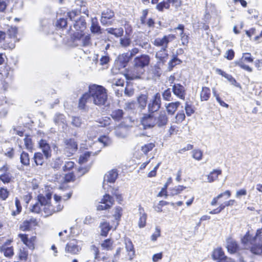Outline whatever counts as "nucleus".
I'll return each instance as SVG.
<instances>
[{
	"instance_id": "1",
	"label": "nucleus",
	"mask_w": 262,
	"mask_h": 262,
	"mask_svg": "<svg viewBox=\"0 0 262 262\" xmlns=\"http://www.w3.org/2000/svg\"><path fill=\"white\" fill-rule=\"evenodd\" d=\"M150 61V57L147 55H142L136 57L134 60V67L128 76V79L134 80L139 79L144 72V68L147 66Z\"/></svg>"
},
{
	"instance_id": "2",
	"label": "nucleus",
	"mask_w": 262,
	"mask_h": 262,
	"mask_svg": "<svg viewBox=\"0 0 262 262\" xmlns=\"http://www.w3.org/2000/svg\"><path fill=\"white\" fill-rule=\"evenodd\" d=\"M93 103L98 106L105 105L107 95L106 90L102 86L93 84L89 87Z\"/></svg>"
},
{
	"instance_id": "3",
	"label": "nucleus",
	"mask_w": 262,
	"mask_h": 262,
	"mask_svg": "<svg viewBox=\"0 0 262 262\" xmlns=\"http://www.w3.org/2000/svg\"><path fill=\"white\" fill-rule=\"evenodd\" d=\"M261 230V229L257 230L255 236L252 239H251L249 233H247L242 239L243 244L246 246H249V244L252 245L253 242H257L258 240L261 242V244H259L251 248L252 252L255 254H262V235L260 234Z\"/></svg>"
},
{
	"instance_id": "4",
	"label": "nucleus",
	"mask_w": 262,
	"mask_h": 262,
	"mask_svg": "<svg viewBox=\"0 0 262 262\" xmlns=\"http://www.w3.org/2000/svg\"><path fill=\"white\" fill-rule=\"evenodd\" d=\"M176 36L173 34L164 35L162 37H157L152 41L153 45L160 49H167L168 43L173 40Z\"/></svg>"
},
{
	"instance_id": "5",
	"label": "nucleus",
	"mask_w": 262,
	"mask_h": 262,
	"mask_svg": "<svg viewBox=\"0 0 262 262\" xmlns=\"http://www.w3.org/2000/svg\"><path fill=\"white\" fill-rule=\"evenodd\" d=\"M64 152L68 156H72L77 150V143L73 139H65L63 140Z\"/></svg>"
},
{
	"instance_id": "6",
	"label": "nucleus",
	"mask_w": 262,
	"mask_h": 262,
	"mask_svg": "<svg viewBox=\"0 0 262 262\" xmlns=\"http://www.w3.org/2000/svg\"><path fill=\"white\" fill-rule=\"evenodd\" d=\"M161 106V95L159 93H157L152 97L148 104V112L150 113H155L159 111Z\"/></svg>"
},
{
	"instance_id": "7",
	"label": "nucleus",
	"mask_w": 262,
	"mask_h": 262,
	"mask_svg": "<svg viewBox=\"0 0 262 262\" xmlns=\"http://www.w3.org/2000/svg\"><path fill=\"white\" fill-rule=\"evenodd\" d=\"M253 58L252 57L251 54L244 53L243 54L242 58L238 61H236L235 63L242 69L251 73L253 71L252 68L246 64L245 62H253Z\"/></svg>"
},
{
	"instance_id": "8",
	"label": "nucleus",
	"mask_w": 262,
	"mask_h": 262,
	"mask_svg": "<svg viewBox=\"0 0 262 262\" xmlns=\"http://www.w3.org/2000/svg\"><path fill=\"white\" fill-rule=\"evenodd\" d=\"M168 118L165 111H160L159 113H154L155 125L159 127H162L167 125Z\"/></svg>"
},
{
	"instance_id": "9",
	"label": "nucleus",
	"mask_w": 262,
	"mask_h": 262,
	"mask_svg": "<svg viewBox=\"0 0 262 262\" xmlns=\"http://www.w3.org/2000/svg\"><path fill=\"white\" fill-rule=\"evenodd\" d=\"M141 123L144 129H149L155 126L154 113L144 114L141 119Z\"/></svg>"
},
{
	"instance_id": "10",
	"label": "nucleus",
	"mask_w": 262,
	"mask_h": 262,
	"mask_svg": "<svg viewBox=\"0 0 262 262\" xmlns=\"http://www.w3.org/2000/svg\"><path fill=\"white\" fill-rule=\"evenodd\" d=\"M63 206L60 204L57 205L56 207H55L49 203H45L42 207V212L44 213L43 215L47 216L52 215L54 212L61 210ZM42 214L43 215V213Z\"/></svg>"
},
{
	"instance_id": "11",
	"label": "nucleus",
	"mask_w": 262,
	"mask_h": 262,
	"mask_svg": "<svg viewBox=\"0 0 262 262\" xmlns=\"http://www.w3.org/2000/svg\"><path fill=\"white\" fill-rule=\"evenodd\" d=\"M86 28V22L83 17L80 16L78 19H75L73 24V28H71V30L73 32V34L75 33V31L77 32L82 33Z\"/></svg>"
},
{
	"instance_id": "12",
	"label": "nucleus",
	"mask_w": 262,
	"mask_h": 262,
	"mask_svg": "<svg viewBox=\"0 0 262 262\" xmlns=\"http://www.w3.org/2000/svg\"><path fill=\"white\" fill-rule=\"evenodd\" d=\"M172 91L178 98L184 100L186 96V90L184 86L180 83L174 84L172 86Z\"/></svg>"
},
{
	"instance_id": "13",
	"label": "nucleus",
	"mask_w": 262,
	"mask_h": 262,
	"mask_svg": "<svg viewBox=\"0 0 262 262\" xmlns=\"http://www.w3.org/2000/svg\"><path fill=\"white\" fill-rule=\"evenodd\" d=\"M113 203V198L108 194H105L101 200V204L98 206L97 209L99 210L107 209L112 206Z\"/></svg>"
},
{
	"instance_id": "14",
	"label": "nucleus",
	"mask_w": 262,
	"mask_h": 262,
	"mask_svg": "<svg viewBox=\"0 0 262 262\" xmlns=\"http://www.w3.org/2000/svg\"><path fill=\"white\" fill-rule=\"evenodd\" d=\"M45 202H47L45 197L42 195H38V202L32 206L31 211L36 213L41 212L42 214V207Z\"/></svg>"
},
{
	"instance_id": "15",
	"label": "nucleus",
	"mask_w": 262,
	"mask_h": 262,
	"mask_svg": "<svg viewBox=\"0 0 262 262\" xmlns=\"http://www.w3.org/2000/svg\"><path fill=\"white\" fill-rule=\"evenodd\" d=\"M159 66L163 65L168 59V54L167 49H160L156 54Z\"/></svg>"
},
{
	"instance_id": "16",
	"label": "nucleus",
	"mask_w": 262,
	"mask_h": 262,
	"mask_svg": "<svg viewBox=\"0 0 262 262\" xmlns=\"http://www.w3.org/2000/svg\"><path fill=\"white\" fill-rule=\"evenodd\" d=\"M11 240H7V241L0 247L1 251L4 253L6 257H11L13 255V248L10 246Z\"/></svg>"
},
{
	"instance_id": "17",
	"label": "nucleus",
	"mask_w": 262,
	"mask_h": 262,
	"mask_svg": "<svg viewBox=\"0 0 262 262\" xmlns=\"http://www.w3.org/2000/svg\"><path fill=\"white\" fill-rule=\"evenodd\" d=\"M54 122L58 126H61L63 130L66 129L67 123L66 118L63 114L60 113H56L53 118Z\"/></svg>"
},
{
	"instance_id": "18",
	"label": "nucleus",
	"mask_w": 262,
	"mask_h": 262,
	"mask_svg": "<svg viewBox=\"0 0 262 262\" xmlns=\"http://www.w3.org/2000/svg\"><path fill=\"white\" fill-rule=\"evenodd\" d=\"M118 176V173L115 170H112L106 173L104 177L103 187L106 189V182L114 183Z\"/></svg>"
},
{
	"instance_id": "19",
	"label": "nucleus",
	"mask_w": 262,
	"mask_h": 262,
	"mask_svg": "<svg viewBox=\"0 0 262 262\" xmlns=\"http://www.w3.org/2000/svg\"><path fill=\"white\" fill-rule=\"evenodd\" d=\"M74 39L75 38L79 39L82 45L84 47L89 46L91 44V37L89 35H83L82 33L77 32L72 34Z\"/></svg>"
},
{
	"instance_id": "20",
	"label": "nucleus",
	"mask_w": 262,
	"mask_h": 262,
	"mask_svg": "<svg viewBox=\"0 0 262 262\" xmlns=\"http://www.w3.org/2000/svg\"><path fill=\"white\" fill-rule=\"evenodd\" d=\"M52 24L51 21L48 19H44L40 21L39 31L46 34L50 33Z\"/></svg>"
},
{
	"instance_id": "21",
	"label": "nucleus",
	"mask_w": 262,
	"mask_h": 262,
	"mask_svg": "<svg viewBox=\"0 0 262 262\" xmlns=\"http://www.w3.org/2000/svg\"><path fill=\"white\" fill-rule=\"evenodd\" d=\"M93 103L90 95V91L89 93L84 94L79 100V107L80 109H84L88 104Z\"/></svg>"
},
{
	"instance_id": "22",
	"label": "nucleus",
	"mask_w": 262,
	"mask_h": 262,
	"mask_svg": "<svg viewBox=\"0 0 262 262\" xmlns=\"http://www.w3.org/2000/svg\"><path fill=\"white\" fill-rule=\"evenodd\" d=\"M81 250V248L75 244V241L68 243L65 247L66 252L72 254H76Z\"/></svg>"
},
{
	"instance_id": "23",
	"label": "nucleus",
	"mask_w": 262,
	"mask_h": 262,
	"mask_svg": "<svg viewBox=\"0 0 262 262\" xmlns=\"http://www.w3.org/2000/svg\"><path fill=\"white\" fill-rule=\"evenodd\" d=\"M37 222L36 219L31 218L28 220L25 221L20 226V229L23 231L29 230L32 228L36 226Z\"/></svg>"
},
{
	"instance_id": "24",
	"label": "nucleus",
	"mask_w": 262,
	"mask_h": 262,
	"mask_svg": "<svg viewBox=\"0 0 262 262\" xmlns=\"http://www.w3.org/2000/svg\"><path fill=\"white\" fill-rule=\"evenodd\" d=\"M215 6L212 4H207L206 6L205 13L204 14V20L207 21L211 18L212 15L215 14Z\"/></svg>"
},
{
	"instance_id": "25",
	"label": "nucleus",
	"mask_w": 262,
	"mask_h": 262,
	"mask_svg": "<svg viewBox=\"0 0 262 262\" xmlns=\"http://www.w3.org/2000/svg\"><path fill=\"white\" fill-rule=\"evenodd\" d=\"M180 105L179 101H176L165 104L166 110L168 115H173Z\"/></svg>"
},
{
	"instance_id": "26",
	"label": "nucleus",
	"mask_w": 262,
	"mask_h": 262,
	"mask_svg": "<svg viewBox=\"0 0 262 262\" xmlns=\"http://www.w3.org/2000/svg\"><path fill=\"white\" fill-rule=\"evenodd\" d=\"M124 243L126 251L128 253L129 259L132 260L133 258L135 253L134 245L130 239L129 238H125Z\"/></svg>"
},
{
	"instance_id": "27",
	"label": "nucleus",
	"mask_w": 262,
	"mask_h": 262,
	"mask_svg": "<svg viewBox=\"0 0 262 262\" xmlns=\"http://www.w3.org/2000/svg\"><path fill=\"white\" fill-rule=\"evenodd\" d=\"M114 16V12L108 9L102 11L101 14V22L105 25L108 23V20L111 19Z\"/></svg>"
},
{
	"instance_id": "28",
	"label": "nucleus",
	"mask_w": 262,
	"mask_h": 262,
	"mask_svg": "<svg viewBox=\"0 0 262 262\" xmlns=\"http://www.w3.org/2000/svg\"><path fill=\"white\" fill-rule=\"evenodd\" d=\"M140 217L138 221V226L140 228L144 227L146 225L147 214L145 213L144 209L140 206L139 208Z\"/></svg>"
},
{
	"instance_id": "29",
	"label": "nucleus",
	"mask_w": 262,
	"mask_h": 262,
	"mask_svg": "<svg viewBox=\"0 0 262 262\" xmlns=\"http://www.w3.org/2000/svg\"><path fill=\"white\" fill-rule=\"evenodd\" d=\"M222 171L221 169H213L206 176L207 177V182L212 183L218 179L219 176L222 174Z\"/></svg>"
},
{
	"instance_id": "30",
	"label": "nucleus",
	"mask_w": 262,
	"mask_h": 262,
	"mask_svg": "<svg viewBox=\"0 0 262 262\" xmlns=\"http://www.w3.org/2000/svg\"><path fill=\"white\" fill-rule=\"evenodd\" d=\"M227 248L229 252L235 253L238 249L237 244L233 238H228L227 239Z\"/></svg>"
},
{
	"instance_id": "31",
	"label": "nucleus",
	"mask_w": 262,
	"mask_h": 262,
	"mask_svg": "<svg viewBox=\"0 0 262 262\" xmlns=\"http://www.w3.org/2000/svg\"><path fill=\"white\" fill-rule=\"evenodd\" d=\"M211 95V91L209 88L204 86L200 92V99L202 101L209 100Z\"/></svg>"
},
{
	"instance_id": "32",
	"label": "nucleus",
	"mask_w": 262,
	"mask_h": 262,
	"mask_svg": "<svg viewBox=\"0 0 262 262\" xmlns=\"http://www.w3.org/2000/svg\"><path fill=\"white\" fill-rule=\"evenodd\" d=\"M107 33L114 35L116 37H121L123 34V29L122 28H109L106 29Z\"/></svg>"
},
{
	"instance_id": "33",
	"label": "nucleus",
	"mask_w": 262,
	"mask_h": 262,
	"mask_svg": "<svg viewBox=\"0 0 262 262\" xmlns=\"http://www.w3.org/2000/svg\"><path fill=\"white\" fill-rule=\"evenodd\" d=\"M212 256L213 259H219L220 260H222L226 258L224 252L221 248H217L214 249L212 253Z\"/></svg>"
},
{
	"instance_id": "34",
	"label": "nucleus",
	"mask_w": 262,
	"mask_h": 262,
	"mask_svg": "<svg viewBox=\"0 0 262 262\" xmlns=\"http://www.w3.org/2000/svg\"><path fill=\"white\" fill-rule=\"evenodd\" d=\"M124 112L122 110L115 109L112 111L111 116L115 121H120L123 117Z\"/></svg>"
},
{
	"instance_id": "35",
	"label": "nucleus",
	"mask_w": 262,
	"mask_h": 262,
	"mask_svg": "<svg viewBox=\"0 0 262 262\" xmlns=\"http://www.w3.org/2000/svg\"><path fill=\"white\" fill-rule=\"evenodd\" d=\"M30 157L28 153L22 151L20 155V162L21 164L25 166L30 165Z\"/></svg>"
},
{
	"instance_id": "36",
	"label": "nucleus",
	"mask_w": 262,
	"mask_h": 262,
	"mask_svg": "<svg viewBox=\"0 0 262 262\" xmlns=\"http://www.w3.org/2000/svg\"><path fill=\"white\" fill-rule=\"evenodd\" d=\"M19 237L20 238L21 241L29 248L33 249L34 244L32 239H28L26 234H19Z\"/></svg>"
},
{
	"instance_id": "37",
	"label": "nucleus",
	"mask_w": 262,
	"mask_h": 262,
	"mask_svg": "<svg viewBox=\"0 0 262 262\" xmlns=\"http://www.w3.org/2000/svg\"><path fill=\"white\" fill-rule=\"evenodd\" d=\"M33 160L37 166H41L44 163L43 155L41 152H36L34 155Z\"/></svg>"
},
{
	"instance_id": "38",
	"label": "nucleus",
	"mask_w": 262,
	"mask_h": 262,
	"mask_svg": "<svg viewBox=\"0 0 262 262\" xmlns=\"http://www.w3.org/2000/svg\"><path fill=\"white\" fill-rule=\"evenodd\" d=\"M100 227L101 228V235L106 236L111 228L109 223L103 222L100 224Z\"/></svg>"
},
{
	"instance_id": "39",
	"label": "nucleus",
	"mask_w": 262,
	"mask_h": 262,
	"mask_svg": "<svg viewBox=\"0 0 262 262\" xmlns=\"http://www.w3.org/2000/svg\"><path fill=\"white\" fill-rule=\"evenodd\" d=\"M93 152L86 151L82 154L79 158V163L81 164L86 163L90 158Z\"/></svg>"
},
{
	"instance_id": "40",
	"label": "nucleus",
	"mask_w": 262,
	"mask_h": 262,
	"mask_svg": "<svg viewBox=\"0 0 262 262\" xmlns=\"http://www.w3.org/2000/svg\"><path fill=\"white\" fill-rule=\"evenodd\" d=\"M224 195H226L227 198H228L231 196V192L229 190H226L224 192L220 193L217 196L214 198L212 199L211 202V205L212 206L215 205L217 202L218 200L223 197Z\"/></svg>"
},
{
	"instance_id": "41",
	"label": "nucleus",
	"mask_w": 262,
	"mask_h": 262,
	"mask_svg": "<svg viewBox=\"0 0 262 262\" xmlns=\"http://www.w3.org/2000/svg\"><path fill=\"white\" fill-rule=\"evenodd\" d=\"M134 41L136 45L139 46L144 49L149 50L151 48V45L147 41H142L137 39Z\"/></svg>"
},
{
	"instance_id": "42",
	"label": "nucleus",
	"mask_w": 262,
	"mask_h": 262,
	"mask_svg": "<svg viewBox=\"0 0 262 262\" xmlns=\"http://www.w3.org/2000/svg\"><path fill=\"white\" fill-rule=\"evenodd\" d=\"M101 247L106 250H112L113 248V241L111 239H106L102 242Z\"/></svg>"
},
{
	"instance_id": "43",
	"label": "nucleus",
	"mask_w": 262,
	"mask_h": 262,
	"mask_svg": "<svg viewBox=\"0 0 262 262\" xmlns=\"http://www.w3.org/2000/svg\"><path fill=\"white\" fill-rule=\"evenodd\" d=\"M115 135L119 138H124L127 137V133L126 128L118 127L115 130Z\"/></svg>"
},
{
	"instance_id": "44",
	"label": "nucleus",
	"mask_w": 262,
	"mask_h": 262,
	"mask_svg": "<svg viewBox=\"0 0 262 262\" xmlns=\"http://www.w3.org/2000/svg\"><path fill=\"white\" fill-rule=\"evenodd\" d=\"M81 12V10H72L68 13V15L69 18L71 20H73L74 21L75 19H78L80 17V13Z\"/></svg>"
},
{
	"instance_id": "45",
	"label": "nucleus",
	"mask_w": 262,
	"mask_h": 262,
	"mask_svg": "<svg viewBox=\"0 0 262 262\" xmlns=\"http://www.w3.org/2000/svg\"><path fill=\"white\" fill-rule=\"evenodd\" d=\"M91 30L93 33H101L100 27L96 20L92 19Z\"/></svg>"
},
{
	"instance_id": "46",
	"label": "nucleus",
	"mask_w": 262,
	"mask_h": 262,
	"mask_svg": "<svg viewBox=\"0 0 262 262\" xmlns=\"http://www.w3.org/2000/svg\"><path fill=\"white\" fill-rule=\"evenodd\" d=\"M170 0H166V1H163L158 4L156 6V9L159 11H163V9H169L170 7Z\"/></svg>"
},
{
	"instance_id": "47",
	"label": "nucleus",
	"mask_w": 262,
	"mask_h": 262,
	"mask_svg": "<svg viewBox=\"0 0 262 262\" xmlns=\"http://www.w3.org/2000/svg\"><path fill=\"white\" fill-rule=\"evenodd\" d=\"M160 66H155L150 71V72L153 75L151 77V78H156V77H159L161 74V70L160 68Z\"/></svg>"
},
{
	"instance_id": "48",
	"label": "nucleus",
	"mask_w": 262,
	"mask_h": 262,
	"mask_svg": "<svg viewBox=\"0 0 262 262\" xmlns=\"http://www.w3.org/2000/svg\"><path fill=\"white\" fill-rule=\"evenodd\" d=\"M185 188L186 187L182 185L176 186L174 188L170 189V194L172 195H177L181 193Z\"/></svg>"
},
{
	"instance_id": "49",
	"label": "nucleus",
	"mask_w": 262,
	"mask_h": 262,
	"mask_svg": "<svg viewBox=\"0 0 262 262\" xmlns=\"http://www.w3.org/2000/svg\"><path fill=\"white\" fill-rule=\"evenodd\" d=\"M192 157L197 161H200L202 159L203 151L199 149H194L192 151Z\"/></svg>"
},
{
	"instance_id": "50",
	"label": "nucleus",
	"mask_w": 262,
	"mask_h": 262,
	"mask_svg": "<svg viewBox=\"0 0 262 262\" xmlns=\"http://www.w3.org/2000/svg\"><path fill=\"white\" fill-rule=\"evenodd\" d=\"M162 97L163 100L167 101H170L172 100L171 92L170 89H167L162 93Z\"/></svg>"
},
{
	"instance_id": "51",
	"label": "nucleus",
	"mask_w": 262,
	"mask_h": 262,
	"mask_svg": "<svg viewBox=\"0 0 262 262\" xmlns=\"http://www.w3.org/2000/svg\"><path fill=\"white\" fill-rule=\"evenodd\" d=\"M182 62V61L178 58L176 56H173V57L169 61L168 63L169 69L170 70H172V69L176 66V65L179 64Z\"/></svg>"
},
{
	"instance_id": "52",
	"label": "nucleus",
	"mask_w": 262,
	"mask_h": 262,
	"mask_svg": "<svg viewBox=\"0 0 262 262\" xmlns=\"http://www.w3.org/2000/svg\"><path fill=\"white\" fill-rule=\"evenodd\" d=\"M71 233V231H69L67 230H64L63 231L59 232L58 235L63 242H65L69 238Z\"/></svg>"
},
{
	"instance_id": "53",
	"label": "nucleus",
	"mask_w": 262,
	"mask_h": 262,
	"mask_svg": "<svg viewBox=\"0 0 262 262\" xmlns=\"http://www.w3.org/2000/svg\"><path fill=\"white\" fill-rule=\"evenodd\" d=\"M155 146V144L153 143H147L142 146L141 150L143 153L146 154L151 151Z\"/></svg>"
},
{
	"instance_id": "54",
	"label": "nucleus",
	"mask_w": 262,
	"mask_h": 262,
	"mask_svg": "<svg viewBox=\"0 0 262 262\" xmlns=\"http://www.w3.org/2000/svg\"><path fill=\"white\" fill-rule=\"evenodd\" d=\"M185 119V115L183 111L178 112L175 117V122L177 124L181 123Z\"/></svg>"
},
{
	"instance_id": "55",
	"label": "nucleus",
	"mask_w": 262,
	"mask_h": 262,
	"mask_svg": "<svg viewBox=\"0 0 262 262\" xmlns=\"http://www.w3.org/2000/svg\"><path fill=\"white\" fill-rule=\"evenodd\" d=\"M147 100V97L145 95H142L138 98V102L142 108L145 107L146 105Z\"/></svg>"
},
{
	"instance_id": "56",
	"label": "nucleus",
	"mask_w": 262,
	"mask_h": 262,
	"mask_svg": "<svg viewBox=\"0 0 262 262\" xmlns=\"http://www.w3.org/2000/svg\"><path fill=\"white\" fill-rule=\"evenodd\" d=\"M17 33V29L15 27H10L7 30L8 35L10 38H15Z\"/></svg>"
},
{
	"instance_id": "57",
	"label": "nucleus",
	"mask_w": 262,
	"mask_h": 262,
	"mask_svg": "<svg viewBox=\"0 0 262 262\" xmlns=\"http://www.w3.org/2000/svg\"><path fill=\"white\" fill-rule=\"evenodd\" d=\"M185 110L186 114L188 116H190L194 112L191 105L189 104L188 102H186L185 103Z\"/></svg>"
},
{
	"instance_id": "58",
	"label": "nucleus",
	"mask_w": 262,
	"mask_h": 262,
	"mask_svg": "<svg viewBox=\"0 0 262 262\" xmlns=\"http://www.w3.org/2000/svg\"><path fill=\"white\" fill-rule=\"evenodd\" d=\"M99 142L102 143L103 146H107L111 144V140L106 136H101L98 139Z\"/></svg>"
},
{
	"instance_id": "59",
	"label": "nucleus",
	"mask_w": 262,
	"mask_h": 262,
	"mask_svg": "<svg viewBox=\"0 0 262 262\" xmlns=\"http://www.w3.org/2000/svg\"><path fill=\"white\" fill-rule=\"evenodd\" d=\"M120 43L123 47H127L130 46L131 40L128 37L121 38L120 39Z\"/></svg>"
},
{
	"instance_id": "60",
	"label": "nucleus",
	"mask_w": 262,
	"mask_h": 262,
	"mask_svg": "<svg viewBox=\"0 0 262 262\" xmlns=\"http://www.w3.org/2000/svg\"><path fill=\"white\" fill-rule=\"evenodd\" d=\"M9 195V191L4 188H0V198L3 200H6Z\"/></svg>"
},
{
	"instance_id": "61",
	"label": "nucleus",
	"mask_w": 262,
	"mask_h": 262,
	"mask_svg": "<svg viewBox=\"0 0 262 262\" xmlns=\"http://www.w3.org/2000/svg\"><path fill=\"white\" fill-rule=\"evenodd\" d=\"M161 235V229L159 227L157 226L155 228V232L151 236V240L152 241H156L158 237Z\"/></svg>"
},
{
	"instance_id": "62",
	"label": "nucleus",
	"mask_w": 262,
	"mask_h": 262,
	"mask_svg": "<svg viewBox=\"0 0 262 262\" xmlns=\"http://www.w3.org/2000/svg\"><path fill=\"white\" fill-rule=\"evenodd\" d=\"M67 20L66 19L63 18H60L57 20L56 23V26L57 27L63 28L67 26Z\"/></svg>"
},
{
	"instance_id": "63",
	"label": "nucleus",
	"mask_w": 262,
	"mask_h": 262,
	"mask_svg": "<svg viewBox=\"0 0 262 262\" xmlns=\"http://www.w3.org/2000/svg\"><path fill=\"white\" fill-rule=\"evenodd\" d=\"M24 142L26 148L28 150H31L32 149L33 145L31 138L29 137H26L24 138Z\"/></svg>"
},
{
	"instance_id": "64",
	"label": "nucleus",
	"mask_w": 262,
	"mask_h": 262,
	"mask_svg": "<svg viewBox=\"0 0 262 262\" xmlns=\"http://www.w3.org/2000/svg\"><path fill=\"white\" fill-rule=\"evenodd\" d=\"M41 149L47 159L51 157V149L49 144L43 146Z\"/></svg>"
}]
</instances>
